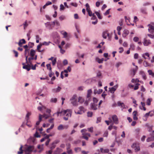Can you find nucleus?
I'll use <instances>...</instances> for the list:
<instances>
[{
	"label": "nucleus",
	"instance_id": "nucleus-29",
	"mask_svg": "<svg viewBox=\"0 0 154 154\" xmlns=\"http://www.w3.org/2000/svg\"><path fill=\"white\" fill-rule=\"evenodd\" d=\"M52 24H53V26H54L55 24L58 26H60L59 23L57 20H55V21L52 22Z\"/></svg>",
	"mask_w": 154,
	"mask_h": 154
},
{
	"label": "nucleus",
	"instance_id": "nucleus-64",
	"mask_svg": "<svg viewBox=\"0 0 154 154\" xmlns=\"http://www.w3.org/2000/svg\"><path fill=\"white\" fill-rule=\"evenodd\" d=\"M59 19L61 21L65 19V17L63 15H61L59 17Z\"/></svg>",
	"mask_w": 154,
	"mask_h": 154
},
{
	"label": "nucleus",
	"instance_id": "nucleus-11",
	"mask_svg": "<svg viewBox=\"0 0 154 154\" xmlns=\"http://www.w3.org/2000/svg\"><path fill=\"white\" fill-rule=\"evenodd\" d=\"M150 135L151 136V137H148L146 140L147 142L154 141V134H151Z\"/></svg>",
	"mask_w": 154,
	"mask_h": 154
},
{
	"label": "nucleus",
	"instance_id": "nucleus-18",
	"mask_svg": "<svg viewBox=\"0 0 154 154\" xmlns=\"http://www.w3.org/2000/svg\"><path fill=\"white\" fill-rule=\"evenodd\" d=\"M45 24L49 26L50 29H52V27H54L53 24H52V22L51 23L50 22H48L46 23H45Z\"/></svg>",
	"mask_w": 154,
	"mask_h": 154
},
{
	"label": "nucleus",
	"instance_id": "nucleus-46",
	"mask_svg": "<svg viewBox=\"0 0 154 154\" xmlns=\"http://www.w3.org/2000/svg\"><path fill=\"white\" fill-rule=\"evenodd\" d=\"M34 136L36 137H40V135L39 134L38 132L37 131L35 132V133L34 135Z\"/></svg>",
	"mask_w": 154,
	"mask_h": 154
},
{
	"label": "nucleus",
	"instance_id": "nucleus-12",
	"mask_svg": "<svg viewBox=\"0 0 154 154\" xmlns=\"http://www.w3.org/2000/svg\"><path fill=\"white\" fill-rule=\"evenodd\" d=\"M129 31L127 29H125L123 31V32L122 34V36L125 38L128 34Z\"/></svg>",
	"mask_w": 154,
	"mask_h": 154
},
{
	"label": "nucleus",
	"instance_id": "nucleus-49",
	"mask_svg": "<svg viewBox=\"0 0 154 154\" xmlns=\"http://www.w3.org/2000/svg\"><path fill=\"white\" fill-rule=\"evenodd\" d=\"M98 101V100L97 98L95 97H94L93 99V103H95V104H96L97 102Z\"/></svg>",
	"mask_w": 154,
	"mask_h": 154
},
{
	"label": "nucleus",
	"instance_id": "nucleus-38",
	"mask_svg": "<svg viewBox=\"0 0 154 154\" xmlns=\"http://www.w3.org/2000/svg\"><path fill=\"white\" fill-rule=\"evenodd\" d=\"M54 75V73L53 72L52 70L49 71V76L50 77H52V76Z\"/></svg>",
	"mask_w": 154,
	"mask_h": 154
},
{
	"label": "nucleus",
	"instance_id": "nucleus-17",
	"mask_svg": "<svg viewBox=\"0 0 154 154\" xmlns=\"http://www.w3.org/2000/svg\"><path fill=\"white\" fill-rule=\"evenodd\" d=\"M116 86H114L112 88H109V91L111 93H114L115 91L116 90V88H115Z\"/></svg>",
	"mask_w": 154,
	"mask_h": 154
},
{
	"label": "nucleus",
	"instance_id": "nucleus-40",
	"mask_svg": "<svg viewBox=\"0 0 154 154\" xmlns=\"http://www.w3.org/2000/svg\"><path fill=\"white\" fill-rule=\"evenodd\" d=\"M88 13V14L89 15V16L91 17L93 15V14H92V12L91 11V9L88 10L87 11Z\"/></svg>",
	"mask_w": 154,
	"mask_h": 154
},
{
	"label": "nucleus",
	"instance_id": "nucleus-28",
	"mask_svg": "<svg viewBox=\"0 0 154 154\" xmlns=\"http://www.w3.org/2000/svg\"><path fill=\"white\" fill-rule=\"evenodd\" d=\"M35 51L33 49H31L30 51V55L31 57H34L35 54Z\"/></svg>",
	"mask_w": 154,
	"mask_h": 154
},
{
	"label": "nucleus",
	"instance_id": "nucleus-35",
	"mask_svg": "<svg viewBox=\"0 0 154 154\" xmlns=\"http://www.w3.org/2000/svg\"><path fill=\"white\" fill-rule=\"evenodd\" d=\"M47 68L49 70V71L52 70V68L51 67L50 64H48L46 65Z\"/></svg>",
	"mask_w": 154,
	"mask_h": 154
},
{
	"label": "nucleus",
	"instance_id": "nucleus-13",
	"mask_svg": "<svg viewBox=\"0 0 154 154\" xmlns=\"http://www.w3.org/2000/svg\"><path fill=\"white\" fill-rule=\"evenodd\" d=\"M143 44L145 46H147L151 44V43L150 40H147L145 39Z\"/></svg>",
	"mask_w": 154,
	"mask_h": 154
},
{
	"label": "nucleus",
	"instance_id": "nucleus-32",
	"mask_svg": "<svg viewBox=\"0 0 154 154\" xmlns=\"http://www.w3.org/2000/svg\"><path fill=\"white\" fill-rule=\"evenodd\" d=\"M84 101V100L82 97H79L78 98V102L81 103H82Z\"/></svg>",
	"mask_w": 154,
	"mask_h": 154
},
{
	"label": "nucleus",
	"instance_id": "nucleus-63",
	"mask_svg": "<svg viewBox=\"0 0 154 154\" xmlns=\"http://www.w3.org/2000/svg\"><path fill=\"white\" fill-rule=\"evenodd\" d=\"M148 72L149 75H154V73H153L152 71L151 70H148Z\"/></svg>",
	"mask_w": 154,
	"mask_h": 154
},
{
	"label": "nucleus",
	"instance_id": "nucleus-16",
	"mask_svg": "<svg viewBox=\"0 0 154 154\" xmlns=\"http://www.w3.org/2000/svg\"><path fill=\"white\" fill-rule=\"evenodd\" d=\"M26 43V41L24 39H22L21 40H20L19 43L18 45L20 47L22 46V45L23 44H25Z\"/></svg>",
	"mask_w": 154,
	"mask_h": 154
},
{
	"label": "nucleus",
	"instance_id": "nucleus-55",
	"mask_svg": "<svg viewBox=\"0 0 154 154\" xmlns=\"http://www.w3.org/2000/svg\"><path fill=\"white\" fill-rule=\"evenodd\" d=\"M119 52L120 53H122L124 51L123 48L122 47H120L119 48Z\"/></svg>",
	"mask_w": 154,
	"mask_h": 154
},
{
	"label": "nucleus",
	"instance_id": "nucleus-42",
	"mask_svg": "<svg viewBox=\"0 0 154 154\" xmlns=\"http://www.w3.org/2000/svg\"><path fill=\"white\" fill-rule=\"evenodd\" d=\"M96 60L99 63H102V62L101 61L100 59H99L98 57H96Z\"/></svg>",
	"mask_w": 154,
	"mask_h": 154
},
{
	"label": "nucleus",
	"instance_id": "nucleus-61",
	"mask_svg": "<svg viewBox=\"0 0 154 154\" xmlns=\"http://www.w3.org/2000/svg\"><path fill=\"white\" fill-rule=\"evenodd\" d=\"M138 54L137 53H135L134 55V58L135 59H137L138 57Z\"/></svg>",
	"mask_w": 154,
	"mask_h": 154
},
{
	"label": "nucleus",
	"instance_id": "nucleus-47",
	"mask_svg": "<svg viewBox=\"0 0 154 154\" xmlns=\"http://www.w3.org/2000/svg\"><path fill=\"white\" fill-rule=\"evenodd\" d=\"M140 91H142L143 92H144L146 91L145 88H144L143 86V85L141 86V87Z\"/></svg>",
	"mask_w": 154,
	"mask_h": 154
},
{
	"label": "nucleus",
	"instance_id": "nucleus-51",
	"mask_svg": "<svg viewBox=\"0 0 154 154\" xmlns=\"http://www.w3.org/2000/svg\"><path fill=\"white\" fill-rule=\"evenodd\" d=\"M88 130L89 131L91 132H92L93 131V128L92 127L88 128Z\"/></svg>",
	"mask_w": 154,
	"mask_h": 154
},
{
	"label": "nucleus",
	"instance_id": "nucleus-30",
	"mask_svg": "<svg viewBox=\"0 0 154 154\" xmlns=\"http://www.w3.org/2000/svg\"><path fill=\"white\" fill-rule=\"evenodd\" d=\"M95 13L99 19H102V17L99 13L97 11H95Z\"/></svg>",
	"mask_w": 154,
	"mask_h": 154
},
{
	"label": "nucleus",
	"instance_id": "nucleus-10",
	"mask_svg": "<svg viewBox=\"0 0 154 154\" xmlns=\"http://www.w3.org/2000/svg\"><path fill=\"white\" fill-rule=\"evenodd\" d=\"M22 64L23 65V68L26 69L28 71H29L30 69L31 66L29 64L27 65H25L24 63H23Z\"/></svg>",
	"mask_w": 154,
	"mask_h": 154
},
{
	"label": "nucleus",
	"instance_id": "nucleus-53",
	"mask_svg": "<svg viewBox=\"0 0 154 154\" xmlns=\"http://www.w3.org/2000/svg\"><path fill=\"white\" fill-rule=\"evenodd\" d=\"M139 38L137 37H135L133 38V40L135 42H137L138 41Z\"/></svg>",
	"mask_w": 154,
	"mask_h": 154
},
{
	"label": "nucleus",
	"instance_id": "nucleus-52",
	"mask_svg": "<svg viewBox=\"0 0 154 154\" xmlns=\"http://www.w3.org/2000/svg\"><path fill=\"white\" fill-rule=\"evenodd\" d=\"M85 6L86 8V9L87 11L90 9V6L88 3H86V4Z\"/></svg>",
	"mask_w": 154,
	"mask_h": 154
},
{
	"label": "nucleus",
	"instance_id": "nucleus-41",
	"mask_svg": "<svg viewBox=\"0 0 154 154\" xmlns=\"http://www.w3.org/2000/svg\"><path fill=\"white\" fill-rule=\"evenodd\" d=\"M42 45H42V44H40L39 45H38L37 47V50H38V51L39 52H41V51H40L39 50V49L41 48V47L42 46Z\"/></svg>",
	"mask_w": 154,
	"mask_h": 154
},
{
	"label": "nucleus",
	"instance_id": "nucleus-37",
	"mask_svg": "<svg viewBox=\"0 0 154 154\" xmlns=\"http://www.w3.org/2000/svg\"><path fill=\"white\" fill-rule=\"evenodd\" d=\"M87 113L88 117H91L93 115V112H88Z\"/></svg>",
	"mask_w": 154,
	"mask_h": 154
},
{
	"label": "nucleus",
	"instance_id": "nucleus-62",
	"mask_svg": "<svg viewBox=\"0 0 154 154\" xmlns=\"http://www.w3.org/2000/svg\"><path fill=\"white\" fill-rule=\"evenodd\" d=\"M108 132L107 131H106L103 134V136L104 137H107L108 135Z\"/></svg>",
	"mask_w": 154,
	"mask_h": 154
},
{
	"label": "nucleus",
	"instance_id": "nucleus-36",
	"mask_svg": "<svg viewBox=\"0 0 154 154\" xmlns=\"http://www.w3.org/2000/svg\"><path fill=\"white\" fill-rule=\"evenodd\" d=\"M52 64L53 66H55L57 62V58H54V60L52 61Z\"/></svg>",
	"mask_w": 154,
	"mask_h": 154
},
{
	"label": "nucleus",
	"instance_id": "nucleus-14",
	"mask_svg": "<svg viewBox=\"0 0 154 154\" xmlns=\"http://www.w3.org/2000/svg\"><path fill=\"white\" fill-rule=\"evenodd\" d=\"M97 105L95 104V103H91V109L93 110H96L97 109Z\"/></svg>",
	"mask_w": 154,
	"mask_h": 154
},
{
	"label": "nucleus",
	"instance_id": "nucleus-15",
	"mask_svg": "<svg viewBox=\"0 0 154 154\" xmlns=\"http://www.w3.org/2000/svg\"><path fill=\"white\" fill-rule=\"evenodd\" d=\"M61 89V88L58 86L57 88L53 89H52V91L54 93L58 92L60 91Z\"/></svg>",
	"mask_w": 154,
	"mask_h": 154
},
{
	"label": "nucleus",
	"instance_id": "nucleus-9",
	"mask_svg": "<svg viewBox=\"0 0 154 154\" xmlns=\"http://www.w3.org/2000/svg\"><path fill=\"white\" fill-rule=\"evenodd\" d=\"M112 119L114 123L116 124H118L119 123L118 119L116 115H114L112 117Z\"/></svg>",
	"mask_w": 154,
	"mask_h": 154
},
{
	"label": "nucleus",
	"instance_id": "nucleus-5",
	"mask_svg": "<svg viewBox=\"0 0 154 154\" xmlns=\"http://www.w3.org/2000/svg\"><path fill=\"white\" fill-rule=\"evenodd\" d=\"M59 142V140H56L54 141L50 145V148L51 149L50 150H52V151L56 146V145Z\"/></svg>",
	"mask_w": 154,
	"mask_h": 154
},
{
	"label": "nucleus",
	"instance_id": "nucleus-44",
	"mask_svg": "<svg viewBox=\"0 0 154 154\" xmlns=\"http://www.w3.org/2000/svg\"><path fill=\"white\" fill-rule=\"evenodd\" d=\"M50 43L51 42H44L43 43H42V44L43 45H49Z\"/></svg>",
	"mask_w": 154,
	"mask_h": 154
},
{
	"label": "nucleus",
	"instance_id": "nucleus-22",
	"mask_svg": "<svg viewBox=\"0 0 154 154\" xmlns=\"http://www.w3.org/2000/svg\"><path fill=\"white\" fill-rule=\"evenodd\" d=\"M103 90L102 89H99L98 90H94V93L95 94H101L103 92Z\"/></svg>",
	"mask_w": 154,
	"mask_h": 154
},
{
	"label": "nucleus",
	"instance_id": "nucleus-33",
	"mask_svg": "<svg viewBox=\"0 0 154 154\" xmlns=\"http://www.w3.org/2000/svg\"><path fill=\"white\" fill-rule=\"evenodd\" d=\"M23 146H21L20 147V151L17 152L18 154H22L23 153V149H22Z\"/></svg>",
	"mask_w": 154,
	"mask_h": 154
},
{
	"label": "nucleus",
	"instance_id": "nucleus-19",
	"mask_svg": "<svg viewBox=\"0 0 154 154\" xmlns=\"http://www.w3.org/2000/svg\"><path fill=\"white\" fill-rule=\"evenodd\" d=\"M117 104L119 106H120L123 109L125 108V105L123 103H121L120 101H119L117 103Z\"/></svg>",
	"mask_w": 154,
	"mask_h": 154
},
{
	"label": "nucleus",
	"instance_id": "nucleus-39",
	"mask_svg": "<svg viewBox=\"0 0 154 154\" xmlns=\"http://www.w3.org/2000/svg\"><path fill=\"white\" fill-rule=\"evenodd\" d=\"M31 114L30 113L28 112L26 116V119L27 121H28L29 119V116H30Z\"/></svg>",
	"mask_w": 154,
	"mask_h": 154
},
{
	"label": "nucleus",
	"instance_id": "nucleus-58",
	"mask_svg": "<svg viewBox=\"0 0 154 154\" xmlns=\"http://www.w3.org/2000/svg\"><path fill=\"white\" fill-rule=\"evenodd\" d=\"M63 64L64 65H66L68 64V62L66 60H64L63 62Z\"/></svg>",
	"mask_w": 154,
	"mask_h": 154
},
{
	"label": "nucleus",
	"instance_id": "nucleus-1",
	"mask_svg": "<svg viewBox=\"0 0 154 154\" xmlns=\"http://www.w3.org/2000/svg\"><path fill=\"white\" fill-rule=\"evenodd\" d=\"M59 114H60V116L65 115V116L63 117V119L64 120L66 121L68 120L69 116H71V112L70 110L67 109L66 110H62L61 112H57V116H58Z\"/></svg>",
	"mask_w": 154,
	"mask_h": 154
},
{
	"label": "nucleus",
	"instance_id": "nucleus-60",
	"mask_svg": "<svg viewBox=\"0 0 154 154\" xmlns=\"http://www.w3.org/2000/svg\"><path fill=\"white\" fill-rule=\"evenodd\" d=\"M14 54H15V56L16 57H17L18 56V53L17 51L15 50L13 51Z\"/></svg>",
	"mask_w": 154,
	"mask_h": 154
},
{
	"label": "nucleus",
	"instance_id": "nucleus-23",
	"mask_svg": "<svg viewBox=\"0 0 154 154\" xmlns=\"http://www.w3.org/2000/svg\"><path fill=\"white\" fill-rule=\"evenodd\" d=\"M143 65L145 67H148L150 66V64L146 61H144L143 62Z\"/></svg>",
	"mask_w": 154,
	"mask_h": 154
},
{
	"label": "nucleus",
	"instance_id": "nucleus-34",
	"mask_svg": "<svg viewBox=\"0 0 154 154\" xmlns=\"http://www.w3.org/2000/svg\"><path fill=\"white\" fill-rule=\"evenodd\" d=\"M140 84L139 83H137L135 85L134 88V90H137L139 88V86L140 85Z\"/></svg>",
	"mask_w": 154,
	"mask_h": 154
},
{
	"label": "nucleus",
	"instance_id": "nucleus-2",
	"mask_svg": "<svg viewBox=\"0 0 154 154\" xmlns=\"http://www.w3.org/2000/svg\"><path fill=\"white\" fill-rule=\"evenodd\" d=\"M87 131V130L86 129H84L82 130L81 132L82 133V138L86 140H88V137H90L91 134L89 133L85 132Z\"/></svg>",
	"mask_w": 154,
	"mask_h": 154
},
{
	"label": "nucleus",
	"instance_id": "nucleus-56",
	"mask_svg": "<svg viewBox=\"0 0 154 154\" xmlns=\"http://www.w3.org/2000/svg\"><path fill=\"white\" fill-rule=\"evenodd\" d=\"M92 17L91 18V20H96L97 19V17L94 14H93V15H92Z\"/></svg>",
	"mask_w": 154,
	"mask_h": 154
},
{
	"label": "nucleus",
	"instance_id": "nucleus-57",
	"mask_svg": "<svg viewBox=\"0 0 154 154\" xmlns=\"http://www.w3.org/2000/svg\"><path fill=\"white\" fill-rule=\"evenodd\" d=\"M75 150L76 152H77L80 151L81 150V148L79 147L76 148H75Z\"/></svg>",
	"mask_w": 154,
	"mask_h": 154
},
{
	"label": "nucleus",
	"instance_id": "nucleus-3",
	"mask_svg": "<svg viewBox=\"0 0 154 154\" xmlns=\"http://www.w3.org/2000/svg\"><path fill=\"white\" fill-rule=\"evenodd\" d=\"M149 27L148 30L149 32L153 34L154 33V23L151 22L148 25Z\"/></svg>",
	"mask_w": 154,
	"mask_h": 154
},
{
	"label": "nucleus",
	"instance_id": "nucleus-21",
	"mask_svg": "<svg viewBox=\"0 0 154 154\" xmlns=\"http://www.w3.org/2000/svg\"><path fill=\"white\" fill-rule=\"evenodd\" d=\"M92 93V91L91 89H89L88 90L87 94V97L88 98L91 96V94Z\"/></svg>",
	"mask_w": 154,
	"mask_h": 154
},
{
	"label": "nucleus",
	"instance_id": "nucleus-24",
	"mask_svg": "<svg viewBox=\"0 0 154 154\" xmlns=\"http://www.w3.org/2000/svg\"><path fill=\"white\" fill-rule=\"evenodd\" d=\"M42 120V116L41 115H39V120L36 123V125H39L40 122Z\"/></svg>",
	"mask_w": 154,
	"mask_h": 154
},
{
	"label": "nucleus",
	"instance_id": "nucleus-7",
	"mask_svg": "<svg viewBox=\"0 0 154 154\" xmlns=\"http://www.w3.org/2000/svg\"><path fill=\"white\" fill-rule=\"evenodd\" d=\"M69 127L68 125H60L57 127V129L59 131L62 130L64 129H67Z\"/></svg>",
	"mask_w": 154,
	"mask_h": 154
},
{
	"label": "nucleus",
	"instance_id": "nucleus-4",
	"mask_svg": "<svg viewBox=\"0 0 154 154\" xmlns=\"http://www.w3.org/2000/svg\"><path fill=\"white\" fill-rule=\"evenodd\" d=\"M79 110L78 111H75V112L76 114H82L83 113L85 112L86 111L85 108L82 106H80L79 107Z\"/></svg>",
	"mask_w": 154,
	"mask_h": 154
},
{
	"label": "nucleus",
	"instance_id": "nucleus-8",
	"mask_svg": "<svg viewBox=\"0 0 154 154\" xmlns=\"http://www.w3.org/2000/svg\"><path fill=\"white\" fill-rule=\"evenodd\" d=\"M132 147L134 149L136 152L139 151L140 149V147L139 145L136 143H134L132 146Z\"/></svg>",
	"mask_w": 154,
	"mask_h": 154
},
{
	"label": "nucleus",
	"instance_id": "nucleus-59",
	"mask_svg": "<svg viewBox=\"0 0 154 154\" xmlns=\"http://www.w3.org/2000/svg\"><path fill=\"white\" fill-rule=\"evenodd\" d=\"M28 25V24L27 23V21H26L23 24L24 26V29H25L26 27Z\"/></svg>",
	"mask_w": 154,
	"mask_h": 154
},
{
	"label": "nucleus",
	"instance_id": "nucleus-25",
	"mask_svg": "<svg viewBox=\"0 0 154 154\" xmlns=\"http://www.w3.org/2000/svg\"><path fill=\"white\" fill-rule=\"evenodd\" d=\"M63 35L64 38L66 37L67 35V33L64 31H62L60 32Z\"/></svg>",
	"mask_w": 154,
	"mask_h": 154
},
{
	"label": "nucleus",
	"instance_id": "nucleus-27",
	"mask_svg": "<svg viewBox=\"0 0 154 154\" xmlns=\"http://www.w3.org/2000/svg\"><path fill=\"white\" fill-rule=\"evenodd\" d=\"M136 68L135 69H132V71L133 76L134 75L136 74L137 71L138 69V67L137 66H135Z\"/></svg>",
	"mask_w": 154,
	"mask_h": 154
},
{
	"label": "nucleus",
	"instance_id": "nucleus-20",
	"mask_svg": "<svg viewBox=\"0 0 154 154\" xmlns=\"http://www.w3.org/2000/svg\"><path fill=\"white\" fill-rule=\"evenodd\" d=\"M109 33H108L107 32H104L103 34V37L104 38H106L107 36H109Z\"/></svg>",
	"mask_w": 154,
	"mask_h": 154
},
{
	"label": "nucleus",
	"instance_id": "nucleus-45",
	"mask_svg": "<svg viewBox=\"0 0 154 154\" xmlns=\"http://www.w3.org/2000/svg\"><path fill=\"white\" fill-rule=\"evenodd\" d=\"M151 100L149 98L146 101L147 104L148 105H150L151 104Z\"/></svg>",
	"mask_w": 154,
	"mask_h": 154
},
{
	"label": "nucleus",
	"instance_id": "nucleus-26",
	"mask_svg": "<svg viewBox=\"0 0 154 154\" xmlns=\"http://www.w3.org/2000/svg\"><path fill=\"white\" fill-rule=\"evenodd\" d=\"M140 74L142 75V76L143 79L146 80V77L144 72L142 71H141L140 72Z\"/></svg>",
	"mask_w": 154,
	"mask_h": 154
},
{
	"label": "nucleus",
	"instance_id": "nucleus-54",
	"mask_svg": "<svg viewBox=\"0 0 154 154\" xmlns=\"http://www.w3.org/2000/svg\"><path fill=\"white\" fill-rule=\"evenodd\" d=\"M76 95H74L72 98L70 99V100L72 101L73 100H76Z\"/></svg>",
	"mask_w": 154,
	"mask_h": 154
},
{
	"label": "nucleus",
	"instance_id": "nucleus-50",
	"mask_svg": "<svg viewBox=\"0 0 154 154\" xmlns=\"http://www.w3.org/2000/svg\"><path fill=\"white\" fill-rule=\"evenodd\" d=\"M38 149H41L42 150L43 149V145H38Z\"/></svg>",
	"mask_w": 154,
	"mask_h": 154
},
{
	"label": "nucleus",
	"instance_id": "nucleus-43",
	"mask_svg": "<svg viewBox=\"0 0 154 154\" xmlns=\"http://www.w3.org/2000/svg\"><path fill=\"white\" fill-rule=\"evenodd\" d=\"M57 101L56 98H52L51 100V102L56 103Z\"/></svg>",
	"mask_w": 154,
	"mask_h": 154
},
{
	"label": "nucleus",
	"instance_id": "nucleus-48",
	"mask_svg": "<svg viewBox=\"0 0 154 154\" xmlns=\"http://www.w3.org/2000/svg\"><path fill=\"white\" fill-rule=\"evenodd\" d=\"M42 108L45 109V107L42 106H38V109L40 111L42 110Z\"/></svg>",
	"mask_w": 154,
	"mask_h": 154
},
{
	"label": "nucleus",
	"instance_id": "nucleus-6",
	"mask_svg": "<svg viewBox=\"0 0 154 154\" xmlns=\"http://www.w3.org/2000/svg\"><path fill=\"white\" fill-rule=\"evenodd\" d=\"M26 150L28 152H30L31 153V152L34 150V147L32 145H29L28 146L27 145H26Z\"/></svg>",
	"mask_w": 154,
	"mask_h": 154
},
{
	"label": "nucleus",
	"instance_id": "nucleus-31",
	"mask_svg": "<svg viewBox=\"0 0 154 154\" xmlns=\"http://www.w3.org/2000/svg\"><path fill=\"white\" fill-rule=\"evenodd\" d=\"M71 103L73 106H77L78 105V103L76 101V100L71 101Z\"/></svg>",
	"mask_w": 154,
	"mask_h": 154
}]
</instances>
